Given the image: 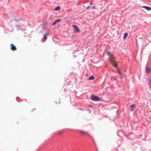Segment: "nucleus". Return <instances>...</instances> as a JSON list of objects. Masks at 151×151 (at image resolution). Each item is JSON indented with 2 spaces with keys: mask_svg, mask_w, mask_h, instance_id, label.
I'll use <instances>...</instances> for the list:
<instances>
[{
  "mask_svg": "<svg viewBox=\"0 0 151 151\" xmlns=\"http://www.w3.org/2000/svg\"><path fill=\"white\" fill-rule=\"evenodd\" d=\"M108 54L110 56L109 58V61L111 63L112 65L115 67H117L118 68V67L117 65L116 64V62L115 60V58L113 56V55L111 54V52H108Z\"/></svg>",
  "mask_w": 151,
  "mask_h": 151,
  "instance_id": "1",
  "label": "nucleus"
},
{
  "mask_svg": "<svg viewBox=\"0 0 151 151\" xmlns=\"http://www.w3.org/2000/svg\"><path fill=\"white\" fill-rule=\"evenodd\" d=\"M91 99L92 100L94 101H99L101 100L100 98L93 95H91Z\"/></svg>",
  "mask_w": 151,
  "mask_h": 151,
  "instance_id": "2",
  "label": "nucleus"
},
{
  "mask_svg": "<svg viewBox=\"0 0 151 151\" xmlns=\"http://www.w3.org/2000/svg\"><path fill=\"white\" fill-rule=\"evenodd\" d=\"M72 26L74 28V31L75 32H77L80 31L79 30V28L77 26L74 25H72Z\"/></svg>",
  "mask_w": 151,
  "mask_h": 151,
  "instance_id": "3",
  "label": "nucleus"
},
{
  "mask_svg": "<svg viewBox=\"0 0 151 151\" xmlns=\"http://www.w3.org/2000/svg\"><path fill=\"white\" fill-rule=\"evenodd\" d=\"M10 46V49L14 51L17 50V48L13 44H11Z\"/></svg>",
  "mask_w": 151,
  "mask_h": 151,
  "instance_id": "4",
  "label": "nucleus"
},
{
  "mask_svg": "<svg viewBox=\"0 0 151 151\" xmlns=\"http://www.w3.org/2000/svg\"><path fill=\"white\" fill-rule=\"evenodd\" d=\"M79 132L80 133L83 135H85L86 134L89 135L88 133L82 130H80Z\"/></svg>",
  "mask_w": 151,
  "mask_h": 151,
  "instance_id": "5",
  "label": "nucleus"
},
{
  "mask_svg": "<svg viewBox=\"0 0 151 151\" xmlns=\"http://www.w3.org/2000/svg\"><path fill=\"white\" fill-rule=\"evenodd\" d=\"M141 8H144L146 9L148 11H150L151 10V8L147 6H142Z\"/></svg>",
  "mask_w": 151,
  "mask_h": 151,
  "instance_id": "6",
  "label": "nucleus"
},
{
  "mask_svg": "<svg viewBox=\"0 0 151 151\" xmlns=\"http://www.w3.org/2000/svg\"><path fill=\"white\" fill-rule=\"evenodd\" d=\"M135 107V105L134 104H133L130 106V109L131 111H133L134 110V109Z\"/></svg>",
  "mask_w": 151,
  "mask_h": 151,
  "instance_id": "7",
  "label": "nucleus"
},
{
  "mask_svg": "<svg viewBox=\"0 0 151 151\" xmlns=\"http://www.w3.org/2000/svg\"><path fill=\"white\" fill-rule=\"evenodd\" d=\"M60 20L61 19H56L54 22L52 24V25H55L57 23L59 22Z\"/></svg>",
  "mask_w": 151,
  "mask_h": 151,
  "instance_id": "8",
  "label": "nucleus"
},
{
  "mask_svg": "<svg viewBox=\"0 0 151 151\" xmlns=\"http://www.w3.org/2000/svg\"><path fill=\"white\" fill-rule=\"evenodd\" d=\"M146 72L147 73H149L150 72V68H146Z\"/></svg>",
  "mask_w": 151,
  "mask_h": 151,
  "instance_id": "9",
  "label": "nucleus"
},
{
  "mask_svg": "<svg viewBox=\"0 0 151 151\" xmlns=\"http://www.w3.org/2000/svg\"><path fill=\"white\" fill-rule=\"evenodd\" d=\"M60 6H58L56 7L54 9V11H58L60 9Z\"/></svg>",
  "mask_w": 151,
  "mask_h": 151,
  "instance_id": "10",
  "label": "nucleus"
},
{
  "mask_svg": "<svg viewBox=\"0 0 151 151\" xmlns=\"http://www.w3.org/2000/svg\"><path fill=\"white\" fill-rule=\"evenodd\" d=\"M88 79L89 80H93L94 79V77L93 76H91Z\"/></svg>",
  "mask_w": 151,
  "mask_h": 151,
  "instance_id": "11",
  "label": "nucleus"
},
{
  "mask_svg": "<svg viewBox=\"0 0 151 151\" xmlns=\"http://www.w3.org/2000/svg\"><path fill=\"white\" fill-rule=\"evenodd\" d=\"M127 35H128V34L127 32L125 33L124 34V35L123 36V39H125V38L127 37Z\"/></svg>",
  "mask_w": 151,
  "mask_h": 151,
  "instance_id": "12",
  "label": "nucleus"
},
{
  "mask_svg": "<svg viewBox=\"0 0 151 151\" xmlns=\"http://www.w3.org/2000/svg\"><path fill=\"white\" fill-rule=\"evenodd\" d=\"M48 34H46L44 36V39L46 40L47 39V36H48Z\"/></svg>",
  "mask_w": 151,
  "mask_h": 151,
  "instance_id": "13",
  "label": "nucleus"
},
{
  "mask_svg": "<svg viewBox=\"0 0 151 151\" xmlns=\"http://www.w3.org/2000/svg\"><path fill=\"white\" fill-rule=\"evenodd\" d=\"M117 71H118V73H119V75H121V73L120 72L118 71V70H117Z\"/></svg>",
  "mask_w": 151,
  "mask_h": 151,
  "instance_id": "14",
  "label": "nucleus"
},
{
  "mask_svg": "<svg viewBox=\"0 0 151 151\" xmlns=\"http://www.w3.org/2000/svg\"><path fill=\"white\" fill-rule=\"evenodd\" d=\"M90 8V7L89 6H88L87 7V9H88Z\"/></svg>",
  "mask_w": 151,
  "mask_h": 151,
  "instance_id": "15",
  "label": "nucleus"
},
{
  "mask_svg": "<svg viewBox=\"0 0 151 151\" xmlns=\"http://www.w3.org/2000/svg\"><path fill=\"white\" fill-rule=\"evenodd\" d=\"M63 132H60L59 133V134H62Z\"/></svg>",
  "mask_w": 151,
  "mask_h": 151,
  "instance_id": "16",
  "label": "nucleus"
},
{
  "mask_svg": "<svg viewBox=\"0 0 151 151\" xmlns=\"http://www.w3.org/2000/svg\"><path fill=\"white\" fill-rule=\"evenodd\" d=\"M92 9H95V7H94V6H93V7H92Z\"/></svg>",
  "mask_w": 151,
  "mask_h": 151,
  "instance_id": "17",
  "label": "nucleus"
},
{
  "mask_svg": "<svg viewBox=\"0 0 151 151\" xmlns=\"http://www.w3.org/2000/svg\"><path fill=\"white\" fill-rule=\"evenodd\" d=\"M150 82H151V78H150Z\"/></svg>",
  "mask_w": 151,
  "mask_h": 151,
  "instance_id": "18",
  "label": "nucleus"
},
{
  "mask_svg": "<svg viewBox=\"0 0 151 151\" xmlns=\"http://www.w3.org/2000/svg\"><path fill=\"white\" fill-rule=\"evenodd\" d=\"M112 70L113 72H114V70Z\"/></svg>",
  "mask_w": 151,
  "mask_h": 151,
  "instance_id": "19",
  "label": "nucleus"
}]
</instances>
